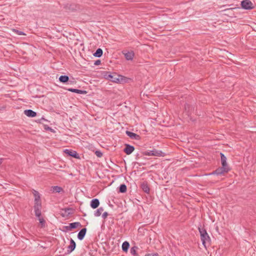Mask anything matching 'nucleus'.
I'll return each instance as SVG.
<instances>
[{"mask_svg":"<svg viewBox=\"0 0 256 256\" xmlns=\"http://www.w3.org/2000/svg\"><path fill=\"white\" fill-rule=\"evenodd\" d=\"M220 157H221V163H222V166L220 168H218L216 170H214L212 173L208 174H203L202 176H208V175H210L212 174H216L217 175L225 174L228 171L230 170V168L226 163V158L225 156L222 153H220Z\"/></svg>","mask_w":256,"mask_h":256,"instance_id":"f257e3e1","label":"nucleus"},{"mask_svg":"<svg viewBox=\"0 0 256 256\" xmlns=\"http://www.w3.org/2000/svg\"><path fill=\"white\" fill-rule=\"evenodd\" d=\"M40 216H41V215L40 216H37V217L38 218L39 222H40V224H41V226L42 228L45 226L46 222H45L44 220Z\"/></svg>","mask_w":256,"mask_h":256,"instance_id":"393cba45","label":"nucleus"},{"mask_svg":"<svg viewBox=\"0 0 256 256\" xmlns=\"http://www.w3.org/2000/svg\"><path fill=\"white\" fill-rule=\"evenodd\" d=\"M68 90L70 92H76L79 94H86V90H78V89H74V88H68Z\"/></svg>","mask_w":256,"mask_h":256,"instance_id":"f3484780","label":"nucleus"},{"mask_svg":"<svg viewBox=\"0 0 256 256\" xmlns=\"http://www.w3.org/2000/svg\"><path fill=\"white\" fill-rule=\"evenodd\" d=\"M130 247L129 243L126 241L122 244V250L124 252H126Z\"/></svg>","mask_w":256,"mask_h":256,"instance_id":"a211bd4d","label":"nucleus"},{"mask_svg":"<svg viewBox=\"0 0 256 256\" xmlns=\"http://www.w3.org/2000/svg\"><path fill=\"white\" fill-rule=\"evenodd\" d=\"M108 216V213L107 212H104L102 214V217L103 218L105 219L107 218Z\"/></svg>","mask_w":256,"mask_h":256,"instance_id":"cd10ccee","label":"nucleus"},{"mask_svg":"<svg viewBox=\"0 0 256 256\" xmlns=\"http://www.w3.org/2000/svg\"><path fill=\"white\" fill-rule=\"evenodd\" d=\"M12 30L18 35H20V36L26 35V34L22 31L16 30V29H13Z\"/></svg>","mask_w":256,"mask_h":256,"instance_id":"a878e982","label":"nucleus"},{"mask_svg":"<svg viewBox=\"0 0 256 256\" xmlns=\"http://www.w3.org/2000/svg\"><path fill=\"white\" fill-rule=\"evenodd\" d=\"M4 158H0V164H2V162H3V160H4Z\"/></svg>","mask_w":256,"mask_h":256,"instance_id":"7c9ffc66","label":"nucleus"},{"mask_svg":"<svg viewBox=\"0 0 256 256\" xmlns=\"http://www.w3.org/2000/svg\"><path fill=\"white\" fill-rule=\"evenodd\" d=\"M126 186L124 184H121L120 186L119 192L121 193H124L126 192Z\"/></svg>","mask_w":256,"mask_h":256,"instance_id":"5701e85b","label":"nucleus"},{"mask_svg":"<svg viewBox=\"0 0 256 256\" xmlns=\"http://www.w3.org/2000/svg\"><path fill=\"white\" fill-rule=\"evenodd\" d=\"M145 256H158V254L157 253L150 254H146Z\"/></svg>","mask_w":256,"mask_h":256,"instance_id":"c756f323","label":"nucleus"},{"mask_svg":"<svg viewBox=\"0 0 256 256\" xmlns=\"http://www.w3.org/2000/svg\"><path fill=\"white\" fill-rule=\"evenodd\" d=\"M125 146L126 147L124 148V151L126 154H131L134 150V146H130L128 144H126Z\"/></svg>","mask_w":256,"mask_h":256,"instance_id":"6e6552de","label":"nucleus"},{"mask_svg":"<svg viewBox=\"0 0 256 256\" xmlns=\"http://www.w3.org/2000/svg\"><path fill=\"white\" fill-rule=\"evenodd\" d=\"M102 50L99 48L97 49L96 52L94 54V56L96 57L100 58L102 56Z\"/></svg>","mask_w":256,"mask_h":256,"instance_id":"6ab92c4d","label":"nucleus"},{"mask_svg":"<svg viewBox=\"0 0 256 256\" xmlns=\"http://www.w3.org/2000/svg\"><path fill=\"white\" fill-rule=\"evenodd\" d=\"M52 190L53 192H60L62 190V188L58 186H54L52 188Z\"/></svg>","mask_w":256,"mask_h":256,"instance_id":"b1692460","label":"nucleus"},{"mask_svg":"<svg viewBox=\"0 0 256 256\" xmlns=\"http://www.w3.org/2000/svg\"><path fill=\"white\" fill-rule=\"evenodd\" d=\"M32 194L34 197V209L36 216L41 215L42 202L39 192L34 190H32Z\"/></svg>","mask_w":256,"mask_h":256,"instance_id":"f03ea898","label":"nucleus"},{"mask_svg":"<svg viewBox=\"0 0 256 256\" xmlns=\"http://www.w3.org/2000/svg\"><path fill=\"white\" fill-rule=\"evenodd\" d=\"M68 80H69V78L67 76H61L59 78L60 81L63 83L68 82Z\"/></svg>","mask_w":256,"mask_h":256,"instance_id":"412c9836","label":"nucleus"},{"mask_svg":"<svg viewBox=\"0 0 256 256\" xmlns=\"http://www.w3.org/2000/svg\"><path fill=\"white\" fill-rule=\"evenodd\" d=\"M241 6L244 10H252L254 8V4L250 0H243L241 2Z\"/></svg>","mask_w":256,"mask_h":256,"instance_id":"423d86ee","label":"nucleus"},{"mask_svg":"<svg viewBox=\"0 0 256 256\" xmlns=\"http://www.w3.org/2000/svg\"><path fill=\"white\" fill-rule=\"evenodd\" d=\"M76 248V243L74 241L71 239L70 241V244L68 246V254L72 252Z\"/></svg>","mask_w":256,"mask_h":256,"instance_id":"9d476101","label":"nucleus"},{"mask_svg":"<svg viewBox=\"0 0 256 256\" xmlns=\"http://www.w3.org/2000/svg\"><path fill=\"white\" fill-rule=\"evenodd\" d=\"M103 76L106 79L116 83L120 82L122 79L121 76H118L116 73L110 74L108 72H104Z\"/></svg>","mask_w":256,"mask_h":256,"instance_id":"7ed1b4c3","label":"nucleus"},{"mask_svg":"<svg viewBox=\"0 0 256 256\" xmlns=\"http://www.w3.org/2000/svg\"><path fill=\"white\" fill-rule=\"evenodd\" d=\"M122 54L124 55L125 58L128 60H131L133 59L134 54L133 51L122 52Z\"/></svg>","mask_w":256,"mask_h":256,"instance_id":"1a4fd4ad","label":"nucleus"},{"mask_svg":"<svg viewBox=\"0 0 256 256\" xmlns=\"http://www.w3.org/2000/svg\"><path fill=\"white\" fill-rule=\"evenodd\" d=\"M141 188L146 193L148 194L150 192V188L148 183L146 182H142L140 184Z\"/></svg>","mask_w":256,"mask_h":256,"instance_id":"ddd939ff","label":"nucleus"},{"mask_svg":"<svg viewBox=\"0 0 256 256\" xmlns=\"http://www.w3.org/2000/svg\"><path fill=\"white\" fill-rule=\"evenodd\" d=\"M198 230L200 234V238L202 244L205 248H206L207 244H210V238L208 235L206 231L204 228H199Z\"/></svg>","mask_w":256,"mask_h":256,"instance_id":"20e7f679","label":"nucleus"},{"mask_svg":"<svg viewBox=\"0 0 256 256\" xmlns=\"http://www.w3.org/2000/svg\"><path fill=\"white\" fill-rule=\"evenodd\" d=\"M48 129H49V130H52V128H49V127L48 128Z\"/></svg>","mask_w":256,"mask_h":256,"instance_id":"2f4dec72","label":"nucleus"},{"mask_svg":"<svg viewBox=\"0 0 256 256\" xmlns=\"http://www.w3.org/2000/svg\"><path fill=\"white\" fill-rule=\"evenodd\" d=\"M24 114L28 117L33 118L36 116V113L32 110H24Z\"/></svg>","mask_w":256,"mask_h":256,"instance_id":"f8f14e48","label":"nucleus"},{"mask_svg":"<svg viewBox=\"0 0 256 256\" xmlns=\"http://www.w3.org/2000/svg\"><path fill=\"white\" fill-rule=\"evenodd\" d=\"M104 211V208L102 207H100L97 209V210L94 212V215L95 216H99L102 214V212Z\"/></svg>","mask_w":256,"mask_h":256,"instance_id":"4be33fe9","label":"nucleus"},{"mask_svg":"<svg viewBox=\"0 0 256 256\" xmlns=\"http://www.w3.org/2000/svg\"><path fill=\"white\" fill-rule=\"evenodd\" d=\"M126 134L131 138L138 140L140 139V136L135 133L130 131L126 132Z\"/></svg>","mask_w":256,"mask_h":256,"instance_id":"9b49d317","label":"nucleus"},{"mask_svg":"<svg viewBox=\"0 0 256 256\" xmlns=\"http://www.w3.org/2000/svg\"><path fill=\"white\" fill-rule=\"evenodd\" d=\"M100 204V202L99 200L97 198L93 199L90 202V206L92 208H97Z\"/></svg>","mask_w":256,"mask_h":256,"instance_id":"2eb2a0df","label":"nucleus"},{"mask_svg":"<svg viewBox=\"0 0 256 256\" xmlns=\"http://www.w3.org/2000/svg\"><path fill=\"white\" fill-rule=\"evenodd\" d=\"M64 152L68 155L71 156L73 158L80 159V156L76 151L72 150L66 149L64 150Z\"/></svg>","mask_w":256,"mask_h":256,"instance_id":"0eeeda50","label":"nucleus"},{"mask_svg":"<svg viewBox=\"0 0 256 256\" xmlns=\"http://www.w3.org/2000/svg\"><path fill=\"white\" fill-rule=\"evenodd\" d=\"M86 232V228H83L82 229L80 232H78V238L80 240H82L84 239Z\"/></svg>","mask_w":256,"mask_h":256,"instance_id":"4468645a","label":"nucleus"},{"mask_svg":"<svg viewBox=\"0 0 256 256\" xmlns=\"http://www.w3.org/2000/svg\"><path fill=\"white\" fill-rule=\"evenodd\" d=\"M138 248V247L136 246L131 248L130 250V254L133 256H138V254L136 252Z\"/></svg>","mask_w":256,"mask_h":256,"instance_id":"aec40b11","label":"nucleus"},{"mask_svg":"<svg viewBox=\"0 0 256 256\" xmlns=\"http://www.w3.org/2000/svg\"><path fill=\"white\" fill-rule=\"evenodd\" d=\"M95 154L98 158H100L102 156V152L98 150H96L95 152Z\"/></svg>","mask_w":256,"mask_h":256,"instance_id":"bb28decb","label":"nucleus"},{"mask_svg":"<svg viewBox=\"0 0 256 256\" xmlns=\"http://www.w3.org/2000/svg\"><path fill=\"white\" fill-rule=\"evenodd\" d=\"M78 226H80V223L78 222H75L70 224L69 226H66V228L68 230H70L72 229L76 228Z\"/></svg>","mask_w":256,"mask_h":256,"instance_id":"dca6fc26","label":"nucleus"},{"mask_svg":"<svg viewBox=\"0 0 256 256\" xmlns=\"http://www.w3.org/2000/svg\"><path fill=\"white\" fill-rule=\"evenodd\" d=\"M144 155L148 156H164V154L161 150L154 149L152 150H148L144 152Z\"/></svg>","mask_w":256,"mask_h":256,"instance_id":"39448f33","label":"nucleus"},{"mask_svg":"<svg viewBox=\"0 0 256 256\" xmlns=\"http://www.w3.org/2000/svg\"><path fill=\"white\" fill-rule=\"evenodd\" d=\"M100 63H101V61L100 60H98L95 61L94 64L95 66H98L100 64Z\"/></svg>","mask_w":256,"mask_h":256,"instance_id":"c85d7f7f","label":"nucleus"}]
</instances>
